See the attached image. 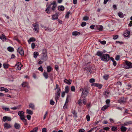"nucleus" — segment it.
<instances>
[{
	"label": "nucleus",
	"mask_w": 132,
	"mask_h": 132,
	"mask_svg": "<svg viewBox=\"0 0 132 132\" xmlns=\"http://www.w3.org/2000/svg\"><path fill=\"white\" fill-rule=\"evenodd\" d=\"M57 6V4L55 1H54L52 3L48 6L45 11L47 13L49 14L52 11H54L56 9Z\"/></svg>",
	"instance_id": "obj_1"
},
{
	"label": "nucleus",
	"mask_w": 132,
	"mask_h": 132,
	"mask_svg": "<svg viewBox=\"0 0 132 132\" xmlns=\"http://www.w3.org/2000/svg\"><path fill=\"white\" fill-rule=\"evenodd\" d=\"M110 59V56L107 54H103L102 56L101 57V59L104 61H108Z\"/></svg>",
	"instance_id": "obj_2"
},
{
	"label": "nucleus",
	"mask_w": 132,
	"mask_h": 132,
	"mask_svg": "<svg viewBox=\"0 0 132 132\" xmlns=\"http://www.w3.org/2000/svg\"><path fill=\"white\" fill-rule=\"evenodd\" d=\"M60 92L61 89L60 88H59V89H57L56 92L55 93V99L56 101L59 98Z\"/></svg>",
	"instance_id": "obj_3"
},
{
	"label": "nucleus",
	"mask_w": 132,
	"mask_h": 132,
	"mask_svg": "<svg viewBox=\"0 0 132 132\" xmlns=\"http://www.w3.org/2000/svg\"><path fill=\"white\" fill-rule=\"evenodd\" d=\"M125 63L127 66L125 67L126 69H129L132 68V63L127 60L125 61Z\"/></svg>",
	"instance_id": "obj_4"
},
{
	"label": "nucleus",
	"mask_w": 132,
	"mask_h": 132,
	"mask_svg": "<svg viewBox=\"0 0 132 132\" xmlns=\"http://www.w3.org/2000/svg\"><path fill=\"white\" fill-rule=\"evenodd\" d=\"M89 92L87 91V89L84 88L82 91L81 97H82L84 98L86 97L87 96V94Z\"/></svg>",
	"instance_id": "obj_5"
},
{
	"label": "nucleus",
	"mask_w": 132,
	"mask_h": 132,
	"mask_svg": "<svg viewBox=\"0 0 132 132\" xmlns=\"http://www.w3.org/2000/svg\"><path fill=\"white\" fill-rule=\"evenodd\" d=\"M32 26L34 27V30L37 33L39 30V24L37 23H35L32 24Z\"/></svg>",
	"instance_id": "obj_6"
},
{
	"label": "nucleus",
	"mask_w": 132,
	"mask_h": 132,
	"mask_svg": "<svg viewBox=\"0 0 132 132\" xmlns=\"http://www.w3.org/2000/svg\"><path fill=\"white\" fill-rule=\"evenodd\" d=\"M17 51L22 56L24 55V51L21 47H20L18 48Z\"/></svg>",
	"instance_id": "obj_7"
},
{
	"label": "nucleus",
	"mask_w": 132,
	"mask_h": 132,
	"mask_svg": "<svg viewBox=\"0 0 132 132\" xmlns=\"http://www.w3.org/2000/svg\"><path fill=\"white\" fill-rule=\"evenodd\" d=\"M47 59V53H43L42 54L41 59L44 61H46Z\"/></svg>",
	"instance_id": "obj_8"
},
{
	"label": "nucleus",
	"mask_w": 132,
	"mask_h": 132,
	"mask_svg": "<svg viewBox=\"0 0 132 132\" xmlns=\"http://www.w3.org/2000/svg\"><path fill=\"white\" fill-rule=\"evenodd\" d=\"M126 100L124 97L121 98L118 100V102L121 104L125 103L126 102Z\"/></svg>",
	"instance_id": "obj_9"
},
{
	"label": "nucleus",
	"mask_w": 132,
	"mask_h": 132,
	"mask_svg": "<svg viewBox=\"0 0 132 132\" xmlns=\"http://www.w3.org/2000/svg\"><path fill=\"white\" fill-rule=\"evenodd\" d=\"M70 97V96L69 95H67L66 98V100L65 101V103L63 106V108L64 109H65L67 108V106L66 105V104L67 103H68L69 102V98Z\"/></svg>",
	"instance_id": "obj_10"
},
{
	"label": "nucleus",
	"mask_w": 132,
	"mask_h": 132,
	"mask_svg": "<svg viewBox=\"0 0 132 132\" xmlns=\"http://www.w3.org/2000/svg\"><path fill=\"white\" fill-rule=\"evenodd\" d=\"M24 112L22 111H20L18 112V115L20 116V119L25 117L24 115Z\"/></svg>",
	"instance_id": "obj_11"
},
{
	"label": "nucleus",
	"mask_w": 132,
	"mask_h": 132,
	"mask_svg": "<svg viewBox=\"0 0 132 132\" xmlns=\"http://www.w3.org/2000/svg\"><path fill=\"white\" fill-rule=\"evenodd\" d=\"M4 128H6L7 129L10 128L11 127V125L6 123H5L4 124Z\"/></svg>",
	"instance_id": "obj_12"
},
{
	"label": "nucleus",
	"mask_w": 132,
	"mask_h": 132,
	"mask_svg": "<svg viewBox=\"0 0 132 132\" xmlns=\"http://www.w3.org/2000/svg\"><path fill=\"white\" fill-rule=\"evenodd\" d=\"M103 52H100V51H98L97 52L96 55L99 56L100 57V58L103 55Z\"/></svg>",
	"instance_id": "obj_13"
},
{
	"label": "nucleus",
	"mask_w": 132,
	"mask_h": 132,
	"mask_svg": "<svg viewBox=\"0 0 132 132\" xmlns=\"http://www.w3.org/2000/svg\"><path fill=\"white\" fill-rule=\"evenodd\" d=\"M16 66H17V70H20L21 65L20 63H18V64H16L15 65V67Z\"/></svg>",
	"instance_id": "obj_14"
},
{
	"label": "nucleus",
	"mask_w": 132,
	"mask_h": 132,
	"mask_svg": "<svg viewBox=\"0 0 132 132\" xmlns=\"http://www.w3.org/2000/svg\"><path fill=\"white\" fill-rule=\"evenodd\" d=\"M72 82V80L70 79L68 80L67 79H65L64 80V82L65 83L68 84L70 85L71 84Z\"/></svg>",
	"instance_id": "obj_15"
},
{
	"label": "nucleus",
	"mask_w": 132,
	"mask_h": 132,
	"mask_svg": "<svg viewBox=\"0 0 132 132\" xmlns=\"http://www.w3.org/2000/svg\"><path fill=\"white\" fill-rule=\"evenodd\" d=\"M130 33V31H127L125 32L123 34V35L125 37H127L129 36Z\"/></svg>",
	"instance_id": "obj_16"
},
{
	"label": "nucleus",
	"mask_w": 132,
	"mask_h": 132,
	"mask_svg": "<svg viewBox=\"0 0 132 132\" xmlns=\"http://www.w3.org/2000/svg\"><path fill=\"white\" fill-rule=\"evenodd\" d=\"M53 20H55L58 19V15L56 14L53 15L52 16Z\"/></svg>",
	"instance_id": "obj_17"
},
{
	"label": "nucleus",
	"mask_w": 132,
	"mask_h": 132,
	"mask_svg": "<svg viewBox=\"0 0 132 132\" xmlns=\"http://www.w3.org/2000/svg\"><path fill=\"white\" fill-rule=\"evenodd\" d=\"M25 116L22 118H21L20 119L22 120L23 122H24V124L25 125H27L28 124L27 123V120L26 119H25Z\"/></svg>",
	"instance_id": "obj_18"
},
{
	"label": "nucleus",
	"mask_w": 132,
	"mask_h": 132,
	"mask_svg": "<svg viewBox=\"0 0 132 132\" xmlns=\"http://www.w3.org/2000/svg\"><path fill=\"white\" fill-rule=\"evenodd\" d=\"M20 126V125L19 123H15L14 125V127L16 129H19Z\"/></svg>",
	"instance_id": "obj_19"
},
{
	"label": "nucleus",
	"mask_w": 132,
	"mask_h": 132,
	"mask_svg": "<svg viewBox=\"0 0 132 132\" xmlns=\"http://www.w3.org/2000/svg\"><path fill=\"white\" fill-rule=\"evenodd\" d=\"M110 92L108 90H106L105 92L104 95L106 97H108L109 94Z\"/></svg>",
	"instance_id": "obj_20"
},
{
	"label": "nucleus",
	"mask_w": 132,
	"mask_h": 132,
	"mask_svg": "<svg viewBox=\"0 0 132 132\" xmlns=\"http://www.w3.org/2000/svg\"><path fill=\"white\" fill-rule=\"evenodd\" d=\"M58 9L59 11H63L64 10V7L63 5L59 6Z\"/></svg>",
	"instance_id": "obj_21"
},
{
	"label": "nucleus",
	"mask_w": 132,
	"mask_h": 132,
	"mask_svg": "<svg viewBox=\"0 0 132 132\" xmlns=\"http://www.w3.org/2000/svg\"><path fill=\"white\" fill-rule=\"evenodd\" d=\"M109 105H106L104 106L102 108L101 110L103 111H104L106 110L109 106Z\"/></svg>",
	"instance_id": "obj_22"
},
{
	"label": "nucleus",
	"mask_w": 132,
	"mask_h": 132,
	"mask_svg": "<svg viewBox=\"0 0 132 132\" xmlns=\"http://www.w3.org/2000/svg\"><path fill=\"white\" fill-rule=\"evenodd\" d=\"M29 108H31L33 110H34L35 109V105L33 104L30 103L29 104Z\"/></svg>",
	"instance_id": "obj_23"
},
{
	"label": "nucleus",
	"mask_w": 132,
	"mask_h": 132,
	"mask_svg": "<svg viewBox=\"0 0 132 132\" xmlns=\"http://www.w3.org/2000/svg\"><path fill=\"white\" fill-rule=\"evenodd\" d=\"M80 33L77 31L73 32L72 33V35L75 36L77 35H80Z\"/></svg>",
	"instance_id": "obj_24"
},
{
	"label": "nucleus",
	"mask_w": 132,
	"mask_h": 132,
	"mask_svg": "<svg viewBox=\"0 0 132 132\" xmlns=\"http://www.w3.org/2000/svg\"><path fill=\"white\" fill-rule=\"evenodd\" d=\"M7 50L8 51L11 52H13L14 51V48L13 47H8L7 48Z\"/></svg>",
	"instance_id": "obj_25"
},
{
	"label": "nucleus",
	"mask_w": 132,
	"mask_h": 132,
	"mask_svg": "<svg viewBox=\"0 0 132 132\" xmlns=\"http://www.w3.org/2000/svg\"><path fill=\"white\" fill-rule=\"evenodd\" d=\"M27 113L30 115H32L33 113V111L29 109L27 110Z\"/></svg>",
	"instance_id": "obj_26"
},
{
	"label": "nucleus",
	"mask_w": 132,
	"mask_h": 132,
	"mask_svg": "<svg viewBox=\"0 0 132 132\" xmlns=\"http://www.w3.org/2000/svg\"><path fill=\"white\" fill-rule=\"evenodd\" d=\"M120 129L122 131L125 132L127 128L125 127L122 126L120 128Z\"/></svg>",
	"instance_id": "obj_27"
},
{
	"label": "nucleus",
	"mask_w": 132,
	"mask_h": 132,
	"mask_svg": "<svg viewBox=\"0 0 132 132\" xmlns=\"http://www.w3.org/2000/svg\"><path fill=\"white\" fill-rule=\"evenodd\" d=\"M43 76H44L45 79H47L48 78V76L47 73L46 72H44L43 73Z\"/></svg>",
	"instance_id": "obj_28"
},
{
	"label": "nucleus",
	"mask_w": 132,
	"mask_h": 132,
	"mask_svg": "<svg viewBox=\"0 0 132 132\" xmlns=\"http://www.w3.org/2000/svg\"><path fill=\"white\" fill-rule=\"evenodd\" d=\"M0 38L2 39V40L4 41V40H6V38L4 36V35L3 34L2 35V36H0Z\"/></svg>",
	"instance_id": "obj_29"
},
{
	"label": "nucleus",
	"mask_w": 132,
	"mask_h": 132,
	"mask_svg": "<svg viewBox=\"0 0 132 132\" xmlns=\"http://www.w3.org/2000/svg\"><path fill=\"white\" fill-rule=\"evenodd\" d=\"M132 124V121H130L128 122H126L124 123L123 125L124 126H127L128 125Z\"/></svg>",
	"instance_id": "obj_30"
},
{
	"label": "nucleus",
	"mask_w": 132,
	"mask_h": 132,
	"mask_svg": "<svg viewBox=\"0 0 132 132\" xmlns=\"http://www.w3.org/2000/svg\"><path fill=\"white\" fill-rule=\"evenodd\" d=\"M118 15L121 18H123L124 17V15L123 13L121 12H119L118 13Z\"/></svg>",
	"instance_id": "obj_31"
},
{
	"label": "nucleus",
	"mask_w": 132,
	"mask_h": 132,
	"mask_svg": "<svg viewBox=\"0 0 132 132\" xmlns=\"http://www.w3.org/2000/svg\"><path fill=\"white\" fill-rule=\"evenodd\" d=\"M72 113L73 114L74 117L76 118L77 117V113L75 112L74 110H73L72 111Z\"/></svg>",
	"instance_id": "obj_32"
},
{
	"label": "nucleus",
	"mask_w": 132,
	"mask_h": 132,
	"mask_svg": "<svg viewBox=\"0 0 132 132\" xmlns=\"http://www.w3.org/2000/svg\"><path fill=\"white\" fill-rule=\"evenodd\" d=\"M78 104L81 106H82V100L81 99H80L78 100Z\"/></svg>",
	"instance_id": "obj_33"
},
{
	"label": "nucleus",
	"mask_w": 132,
	"mask_h": 132,
	"mask_svg": "<svg viewBox=\"0 0 132 132\" xmlns=\"http://www.w3.org/2000/svg\"><path fill=\"white\" fill-rule=\"evenodd\" d=\"M35 40V39L33 37L30 38L28 40L29 43L31 42H34Z\"/></svg>",
	"instance_id": "obj_34"
},
{
	"label": "nucleus",
	"mask_w": 132,
	"mask_h": 132,
	"mask_svg": "<svg viewBox=\"0 0 132 132\" xmlns=\"http://www.w3.org/2000/svg\"><path fill=\"white\" fill-rule=\"evenodd\" d=\"M47 71L48 72H50L52 70V68L50 66H47Z\"/></svg>",
	"instance_id": "obj_35"
},
{
	"label": "nucleus",
	"mask_w": 132,
	"mask_h": 132,
	"mask_svg": "<svg viewBox=\"0 0 132 132\" xmlns=\"http://www.w3.org/2000/svg\"><path fill=\"white\" fill-rule=\"evenodd\" d=\"M38 55V53L37 52H35L34 53V58H36Z\"/></svg>",
	"instance_id": "obj_36"
},
{
	"label": "nucleus",
	"mask_w": 132,
	"mask_h": 132,
	"mask_svg": "<svg viewBox=\"0 0 132 132\" xmlns=\"http://www.w3.org/2000/svg\"><path fill=\"white\" fill-rule=\"evenodd\" d=\"M9 66V65L8 64L4 63L3 65V67L5 69H7L8 68V67Z\"/></svg>",
	"instance_id": "obj_37"
},
{
	"label": "nucleus",
	"mask_w": 132,
	"mask_h": 132,
	"mask_svg": "<svg viewBox=\"0 0 132 132\" xmlns=\"http://www.w3.org/2000/svg\"><path fill=\"white\" fill-rule=\"evenodd\" d=\"M20 107V105H19L17 106L16 107H12L11 108V109H13V110H15L18 109H19V108Z\"/></svg>",
	"instance_id": "obj_38"
},
{
	"label": "nucleus",
	"mask_w": 132,
	"mask_h": 132,
	"mask_svg": "<svg viewBox=\"0 0 132 132\" xmlns=\"http://www.w3.org/2000/svg\"><path fill=\"white\" fill-rule=\"evenodd\" d=\"M69 92V87L68 86L65 87V92L66 93H68Z\"/></svg>",
	"instance_id": "obj_39"
},
{
	"label": "nucleus",
	"mask_w": 132,
	"mask_h": 132,
	"mask_svg": "<svg viewBox=\"0 0 132 132\" xmlns=\"http://www.w3.org/2000/svg\"><path fill=\"white\" fill-rule=\"evenodd\" d=\"M28 85V83L27 82H23L22 84V86L23 87H25L27 86Z\"/></svg>",
	"instance_id": "obj_40"
},
{
	"label": "nucleus",
	"mask_w": 132,
	"mask_h": 132,
	"mask_svg": "<svg viewBox=\"0 0 132 132\" xmlns=\"http://www.w3.org/2000/svg\"><path fill=\"white\" fill-rule=\"evenodd\" d=\"M117 129V127L115 126H113L111 128V130L113 131H115Z\"/></svg>",
	"instance_id": "obj_41"
},
{
	"label": "nucleus",
	"mask_w": 132,
	"mask_h": 132,
	"mask_svg": "<svg viewBox=\"0 0 132 132\" xmlns=\"http://www.w3.org/2000/svg\"><path fill=\"white\" fill-rule=\"evenodd\" d=\"M45 30L50 32L51 31L53 30L52 29L48 27L45 28Z\"/></svg>",
	"instance_id": "obj_42"
},
{
	"label": "nucleus",
	"mask_w": 132,
	"mask_h": 132,
	"mask_svg": "<svg viewBox=\"0 0 132 132\" xmlns=\"http://www.w3.org/2000/svg\"><path fill=\"white\" fill-rule=\"evenodd\" d=\"M38 130V128L36 127L31 130L30 132H36Z\"/></svg>",
	"instance_id": "obj_43"
},
{
	"label": "nucleus",
	"mask_w": 132,
	"mask_h": 132,
	"mask_svg": "<svg viewBox=\"0 0 132 132\" xmlns=\"http://www.w3.org/2000/svg\"><path fill=\"white\" fill-rule=\"evenodd\" d=\"M109 75H105L103 76V78L105 80H107L108 78Z\"/></svg>",
	"instance_id": "obj_44"
},
{
	"label": "nucleus",
	"mask_w": 132,
	"mask_h": 132,
	"mask_svg": "<svg viewBox=\"0 0 132 132\" xmlns=\"http://www.w3.org/2000/svg\"><path fill=\"white\" fill-rule=\"evenodd\" d=\"M70 14V11L68 12L66 14L65 17L66 18H69V15Z\"/></svg>",
	"instance_id": "obj_45"
},
{
	"label": "nucleus",
	"mask_w": 132,
	"mask_h": 132,
	"mask_svg": "<svg viewBox=\"0 0 132 132\" xmlns=\"http://www.w3.org/2000/svg\"><path fill=\"white\" fill-rule=\"evenodd\" d=\"M102 86V85L100 84H97L96 87H98L99 89H101Z\"/></svg>",
	"instance_id": "obj_46"
},
{
	"label": "nucleus",
	"mask_w": 132,
	"mask_h": 132,
	"mask_svg": "<svg viewBox=\"0 0 132 132\" xmlns=\"http://www.w3.org/2000/svg\"><path fill=\"white\" fill-rule=\"evenodd\" d=\"M95 79L94 78H91L89 80V82L90 83H93L95 82Z\"/></svg>",
	"instance_id": "obj_47"
},
{
	"label": "nucleus",
	"mask_w": 132,
	"mask_h": 132,
	"mask_svg": "<svg viewBox=\"0 0 132 132\" xmlns=\"http://www.w3.org/2000/svg\"><path fill=\"white\" fill-rule=\"evenodd\" d=\"M55 102L54 101L52 100H51L50 101V104L52 105H53L54 104Z\"/></svg>",
	"instance_id": "obj_48"
},
{
	"label": "nucleus",
	"mask_w": 132,
	"mask_h": 132,
	"mask_svg": "<svg viewBox=\"0 0 132 132\" xmlns=\"http://www.w3.org/2000/svg\"><path fill=\"white\" fill-rule=\"evenodd\" d=\"M103 28V26L102 25H99V29H98L100 30H102Z\"/></svg>",
	"instance_id": "obj_49"
},
{
	"label": "nucleus",
	"mask_w": 132,
	"mask_h": 132,
	"mask_svg": "<svg viewBox=\"0 0 132 132\" xmlns=\"http://www.w3.org/2000/svg\"><path fill=\"white\" fill-rule=\"evenodd\" d=\"M89 19V18L87 16H85L83 18V20L84 21H86Z\"/></svg>",
	"instance_id": "obj_50"
},
{
	"label": "nucleus",
	"mask_w": 132,
	"mask_h": 132,
	"mask_svg": "<svg viewBox=\"0 0 132 132\" xmlns=\"http://www.w3.org/2000/svg\"><path fill=\"white\" fill-rule=\"evenodd\" d=\"M86 118L88 121H89L90 120V117L89 115H87L86 116Z\"/></svg>",
	"instance_id": "obj_51"
},
{
	"label": "nucleus",
	"mask_w": 132,
	"mask_h": 132,
	"mask_svg": "<svg viewBox=\"0 0 132 132\" xmlns=\"http://www.w3.org/2000/svg\"><path fill=\"white\" fill-rule=\"evenodd\" d=\"M99 42H100L103 45L105 44L106 43V42L105 40H103L102 41H101L100 40H99Z\"/></svg>",
	"instance_id": "obj_52"
},
{
	"label": "nucleus",
	"mask_w": 132,
	"mask_h": 132,
	"mask_svg": "<svg viewBox=\"0 0 132 132\" xmlns=\"http://www.w3.org/2000/svg\"><path fill=\"white\" fill-rule=\"evenodd\" d=\"M7 116L4 117L3 118V121L4 122L5 121L7 120Z\"/></svg>",
	"instance_id": "obj_53"
},
{
	"label": "nucleus",
	"mask_w": 132,
	"mask_h": 132,
	"mask_svg": "<svg viewBox=\"0 0 132 132\" xmlns=\"http://www.w3.org/2000/svg\"><path fill=\"white\" fill-rule=\"evenodd\" d=\"M86 22H83L81 24V26L82 27H84V26H86Z\"/></svg>",
	"instance_id": "obj_54"
},
{
	"label": "nucleus",
	"mask_w": 132,
	"mask_h": 132,
	"mask_svg": "<svg viewBox=\"0 0 132 132\" xmlns=\"http://www.w3.org/2000/svg\"><path fill=\"white\" fill-rule=\"evenodd\" d=\"M31 46L32 48V49H34L35 48V44L34 43H32L31 44Z\"/></svg>",
	"instance_id": "obj_55"
},
{
	"label": "nucleus",
	"mask_w": 132,
	"mask_h": 132,
	"mask_svg": "<svg viewBox=\"0 0 132 132\" xmlns=\"http://www.w3.org/2000/svg\"><path fill=\"white\" fill-rule=\"evenodd\" d=\"M71 90L72 91H74L75 90V88L74 86H72L71 87Z\"/></svg>",
	"instance_id": "obj_56"
},
{
	"label": "nucleus",
	"mask_w": 132,
	"mask_h": 132,
	"mask_svg": "<svg viewBox=\"0 0 132 132\" xmlns=\"http://www.w3.org/2000/svg\"><path fill=\"white\" fill-rule=\"evenodd\" d=\"M38 69L41 72L43 71V69L42 66H40V67L38 68Z\"/></svg>",
	"instance_id": "obj_57"
},
{
	"label": "nucleus",
	"mask_w": 132,
	"mask_h": 132,
	"mask_svg": "<svg viewBox=\"0 0 132 132\" xmlns=\"http://www.w3.org/2000/svg\"><path fill=\"white\" fill-rule=\"evenodd\" d=\"M83 103L84 104H85L86 103V100L85 98H84L83 100Z\"/></svg>",
	"instance_id": "obj_58"
},
{
	"label": "nucleus",
	"mask_w": 132,
	"mask_h": 132,
	"mask_svg": "<svg viewBox=\"0 0 132 132\" xmlns=\"http://www.w3.org/2000/svg\"><path fill=\"white\" fill-rule=\"evenodd\" d=\"M59 88H60L59 87V85L57 84H56V87L54 88V90H56V89H59Z\"/></svg>",
	"instance_id": "obj_59"
},
{
	"label": "nucleus",
	"mask_w": 132,
	"mask_h": 132,
	"mask_svg": "<svg viewBox=\"0 0 132 132\" xmlns=\"http://www.w3.org/2000/svg\"><path fill=\"white\" fill-rule=\"evenodd\" d=\"M3 109L5 111H9V108H6V107H4L3 108Z\"/></svg>",
	"instance_id": "obj_60"
},
{
	"label": "nucleus",
	"mask_w": 132,
	"mask_h": 132,
	"mask_svg": "<svg viewBox=\"0 0 132 132\" xmlns=\"http://www.w3.org/2000/svg\"><path fill=\"white\" fill-rule=\"evenodd\" d=\"M119 59L120 56L119 55H117L115 58L116 60L117 61Z\"/></svg>",
	"instance_id": "obj_61"
},
{
	"label": "nucleus",
	"mask_w": 132,
	"mask_h": 132,
	"mask_svg": "<svg viewBox=\"0 0 132 132\" xmlns=\"http://www.w3.org/2000/svg\"><path fill=\"white\" fill-rule=\"evenodd\" d=\"M27 118L28 120H29L31 119V116L29 115H28L27 116Z\"/></svg>",
	"instance_id": "obj_62"
},
{
	"label": "nucleus",
	"mask_w": 132,
	"mask_h": 132,
	"mask_svg": "<svg viewBox=\"0 0 132 132\" xmlns=\"http://www.w3.org/2000/svg\"><path fill=\"white\" fill-rule=\"evenodd\" d=\"M47 129L46 128H44L42 129V132H46Z\"/></svg>",
	"instance_id": "obj_63"
},
{
	"label": "nucleus",
	"mask_w": 132,
	"mask_h": 132,
	"mask_svg": "<svg viewBox=\"0 0 132 132\" xmlns=\"http://www.w3.org/2000/svg\"><path fill=\"white\" fill-rule=\"evenodd\" d=\"M85 130L83 129H79V132H84Z\"/></svg>",
	"instance_id": "obj_64"
}]
</instances>
